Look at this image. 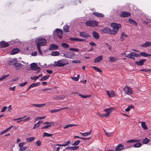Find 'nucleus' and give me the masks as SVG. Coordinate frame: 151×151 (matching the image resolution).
<instances>
[{"instance_id":"obj_60","label":"nucleus","mask_w":151,"mask_h":151,"mask_svg":"<svg viewBox=\"0 0 151 151\" xmlns=\"http://www.w3.org/2000/svg\"><path fill=\"white\" fill-rule=\"evenodd\" d=\"M36 145L38 146H40L41 145V142H40V140H38V141H37L36 143Z\"/></svg>"},{"instance_id":"obj_1","label":"nucleus","mask_w":151,"mask_h":151,"mask_svg":"<svg viewBox=\"0 0 151 151\" xmlns=\"http://www.w3.org/2000/svg\"><path fill=\"white\" fill-rule=\"evenodd\" d=\"M37 48L40 54L42 55V53L41 50L40 46H45L47 44L46 40L44 38L37 39L36 40Z\"/></svg>"},{"instance_id":"obj_57","label":"nucleus","mask_w":151,"mask_h":151,"mask_svg":"<svg viewBox=\"0 0 151 151\" xmlns=\"http://www.w3.org/2000/svg\"><path fill=\"white\" fill-rule=\"evenodd\" d=\"M91 132V130L90 131L84 133V136H87L90 135Z\"/></svg>"},{"instance_id":"obj_21","label":"nucleus","mask_w":151,"mask_h":151,"mask_svg":"<svg viewBox=\"0 0 151 151\" xmlns=\"http://www.w3.org/2000/svg\"><path fill=\"white\" fill-rule=\"evenodd\" d=\"M103 58V56L102 55H100L99 56L96 58L94 60V62L95 63H98Z\"/></svg>"},{"instance_id":"obj_37","label":"nucleus","mask_w":151,"mask_h":151,"mask_svg":"<svg viewBox=\"0 0 151 151\" xmlns=\"http://www.w3.org/2000/svg\"><path fill=\"white\" fill-rule=\"evenodd\" d=\"M76 125H77L75 124H68L67 125L63 127V128L64 129H67V128H69L70 127H72L73 126H76Z\"/></svg>"},{"instance_id":"obj_22","label":"nucleus","mask_w":151,"mask_h":151,"mask_svg":"<svg viewBox=\"0 0 151 151\" xmlns=\"http://www.w3.org/2000/svg\"><path fill=\"white\" fill-rule=\"evenodd\" d=\"M146 60L145 59H142L140 60L139 61L136 62V64L139 65H142L144 64V63Z\"/></svg>"},{"instance_id":"obj_24","label":"nucleus","mask_w":151,"mask_h":151,"mask_svg":"<svg viewBox=\"0 0 151 151\" xmlns=\"http://www.w3.org/2000/svg\"><path fill=\"white\" fill-rule=\"evenodd\" d=\"M92 34L94 37L96 39H98L99 38V34L96 32L93 31L92 32Z\"/></svg>"},{"instance_id":"obj_29","label":"nucleus","mask_w":151,"mask_h":151,"mask_svg":"<svg viewBox=\"0 0 151 151\" xmlns=\"http://www.w3.org/2000/svg\"><path fill=\"white\" fill-rule=\"evenodd\" d=\"M141 141V140L139 139H132L128 140L127 142H128L132 143V142H139Z\"/></svg>"},{"instance_id":"obj_32","label":"nucleus","mask_w":151,"mask_h":151,"mask_svg":"<svg viewBox=\"0 0 151 151\" xmlns=\"http://www.w3.org/2000/svg\"><path fill=\"white\" fill-rule=\"evenodd\" d=\"M128 21L131 24H134L135 26H137V23L133 19H129Z\"/></svg>"},{"instance_id":"obj_50","label":"nucleus","mask_w":151,"mask_h":151,"mask_svg":"<svg viewBox=\"0 0 151 151\" xmlns=\"http://www.w3.org/2000/svg\"><path fill=\"white\" fill-rule=\"evenodd\" d=\"M80 142V141L79 140H78L75 141L73 144L72 145L74 146H76L78 145L79 143Z\"/></svg>"},{"instance_id":"obj_62","label":"nucleus","mask_w":151,"mask_h":151,"mask_svg":"<svg viewBox=\"0 0 151 151\" xmlns=\"http://www.w3.org/2000/svg\"><path fill=\"white\" fill-rule=\"evenodd\" d=\"M51 126V124L48 125L46 126H44L41 128V129H47Z\"/></svg>"},{"instance_id":"obj_42","label":"nucleus","mask_w":151,"mask_h":151,"mask_svg":"<svg viewBox=\"0 0 151 151\" xmlns=\"http://www.w3.org/2000/svg\"><path fill=\"white\" fill-rule=\"evenodd\" d=\"M61 45L64 48H68L69 47V45L66 43H63Z\"/></svg>"},{"instance_id":"obj_59","label":"nucleus","mask_w":151,"mask_h":151,"mask_svg":"<svg viewBox=\"0 0 151 151\" xmlns=\"http://www.w3.org/2000/svg\"><path fill=\"white\" fill-rule=\"evenodd\" d=\"M45 117H46L45 116H44L43 117H37L35 119H36V120L42 119H44L45 118Z\"/></svg>"},{"instance_id":"obj_10","label":"nucleus","mask_w":151,"mask_h":151,"mask_svg":"<svg viewBox=\"0 0 151 151\" xmlns=\"http://www.w3.org/2000/svg\"><path fill=\"white\" fill-rule=\"evenodd\" d=\"M58 37L60 38H62L63 31L61 29H56L55 30Z\"/></svg>"},{"instance_id":"obj_46","label":"nucleus","mask_w":151,"mask_h":151,"mask_svg":"<svg viewBox=\"0 0 151 151\" xmlns=\"http://www.w3.org/2000/svg\"><path fill=\"white\" fill-rule=\"evenodd\" d=\"M40 83H34L30 85L32 88H33L38 86L40 84Z\"/></svg>"},{"instance_id":"obj_13","label":"nucleus","mask_w":151,"mask_h":151,"mask_svg":"<svg viewBox=\"0 0 151 151\" xmlns=\"http://www.w3.org/2000/svg\"><path fill=\"white\" fill-rule=\"evenodd\" d=\"M30 67L32 69L34 70H37L40 68L39 67L37 66V64L35 63L31 64Z\"/></svg>"},{"instance_id":"obj_31","label":"nucleus","mask_w":151,"mask_h":151,"mask_svg":"<svg viewBox=\"0 0 151 151\" xmlns=\"http://www.w3.org/2000/svg\"><path fill=\"white\" fill-rule=\"evenodd\" d=\"M114 108L112 107H110L109 108H107L106 109H104V111H106L107 113H109L110 114V113L113 110Z\"/></svg>"},{"instance_id":"obj_63","label":"nucleus","mask_w":151,"mask_h":151,"mask_svg":"<svg viewBox=\"0 0 151 151\" xmlns=\"http://www.w3.org/2000/svg\"><path fill=\"white\" fill-rule=\"evenodd\" d=\"M70 143V142L69 141H68L64 142L63 144L64 146H66L67 145H69Z\"/></svg>"},{"instance_id":"obj_41","label":"nucleus","mask_w":151,"mask_h":151,"mask_svg":"<svg viewBox=\"0 0 151 151\" xmlns=\"http://www.w3.org/2000/svg\"><path fill=\"white\" fill-rule=\"evenodd\" d=\"M79 95L81 97L83 98H86L88 97H90L91 96V95H89L84 96L81 94H79Z\"/></svg>"},{"instance_id":"obj_55","label":"nucleus","mask_w":151,"mask_h":151,"mask_svg":"<svg viewBox=\"0 0 151 151\" xmlns=\"http://www.w3.org/2000/svg\"><path fill=\"white\" fill-rule=\"evenodd\" d=\"M27 82H25L24 83H20L19 84V86H20L23 87V86H25L27 84Z\"/></svg>"},{"instance_id":"obj_54","label":"nucleus","mask_w":151,"mask_h":151,"mask_svg":"<svg viewBox=\"0 0 151 151\" xmlns=\"http://www.w3.org/2000/svg\"><path fill=\"white\" fill-rule=\"evenodd\" d=\"M27 147L26 146L19 148V151H24L27 149Z\"/></svg>"},{"instance_id":"obj_56","label":"nucleus","mask_w":151,"mask_h":151,"mask_svg":"<svg viewBox=\"0 0 151 151\" xmlns=\"http://www.w3.org/2000/svg\"><path fill=\"white\" fill-rule=\"evenodd\" d=\"M69 50L73 51H75L77 52L79 51V50L78 49H75L73 48H70L69 49Z\"/></svg>"},{"instance_id":"obj_26","label":"nucleus","mask_w":151,"mask_h":151,"mask_svg":"<svg viewBox=\"0 0 151 151\" xmlns=\"http://www.w3.org/2000/svg\"><path fill=\"white\" fill-rule=\"evenodd\" d=\"M140 123L141 124L142 128L145 130H147L148 129L146 125L145 122H141Z\"/></svg>"},{"instance_id":"obj_16","label":"nucleus","mask_w":151,"mask_h":151,"mask_svg":"<svg viewBox=\"0 0 151 151\" xmlns=\"http://www.w3.org/2000/svg\"><path fill=\"white\" fill-rule=\"evenodd\" d=\"M58 46L54 44H51L49 47V49L50 50H55L58 48Z\"/></svg>"},{"instance_id":"obj_5","label":"nucleus","mask_w":151,"mask_h":151,"mask_svg":"<svg viewBox=\"0 0 151 151\" xmlns=\"http://www.w3.org/2000/svg\"><path fill=\"white\" fill-rule=\"evenodd\" d=\"M86 24L89 27H96L98 25V23L95 20H89L86 22Z\"/></svg>"},{"instance_id":"obj_18","label":"nucleus","mask_w":151,"mask_h":151,"mask_svg":"<svg viewBox=\"0 0 151 151\" xmlns=\"http://www.w3.org/2000/svg\"><path fill=\"white\" fill-rule=\"evenodd\" d=\"M128 35H126L124 32H122L120 37V40L121 41H123L124 40V38L125 37H127Z\"/></svg>"},{"instance_id":"obj_43","label":"nucleus","mask_w":151,"mask_h":151,"mask_svg":"<svg viewBox=\"0 0 151 151\" xmlns=\"http://www.w3.org/2000/svg\"><path fill=\"white\" fill-rule=\"evenodd\" d=\"M140 55L142 56L146 57L148 56V54L145 52H141L140 53Z\"/></svg>"},{"instance_id":"obj_39","label":"nucleus","mask_w":151,"mask_h":151,"mask_svg":"<svg viewBox=\"0 0 151 151\" xmlns=\"http://www.w3.org/2000/svg\"><path fill=\"white\" fill-rule=\"evenodd\" d=\"M142 145V144L140 143H139L135 144L133 145V147H134L138 148L141 147Z\"/></svg>"},{"instance_id":"obj_14","label":"nucleus","mask_w":151,"mask_h":151,"mask_svg":"<svg viewBox=\"0 0 151 151\" xmlns=\"http://www.w3.org/2000/svg\"><path fill=\"white\" fill-rule=\"evenodd\" d=\"M9 44L5 41L1 42H0V47H5L9 46Z\"/></svg>"},{"instance_id":"obj_19","label":"nucleus","mask_w":151,"mask_h":151,"mask_svg":"<svg viewBox=\"0 0 151 151\" xmlns=\"http://www.w3.org/2000/svg\"><path fill=\"white\" fill-rule=\"evenodd\" d=\"M101 30L104 33L110 34L111 29L109 28H106L102 29Z\"/></svg>"},{"instance_id":"obj_8","label":"nucleus","mask_w":151,"mask_h":151,"mask_svg":"<svg viewBox=\"0 0 151 151\" xmlns=\"http://www.w3.org/2000/svg\"><path fill=\"white\" fill-rule=\"evenodd\" d=\"M18 62V60L15 58L11 59L7 62V63L9 65H15Z\"/></svg>"},{"instance_id":"obj_4","label":"nucleus","mask_w":151,"mask_h":151,"mask_svg":"<svg viewBox=\"0 0 151 151\" xmlns=\"http://www.w3.org/2000/svg\"><path fill=\"white\" fill-rule=\"evenodd\" d=\"M139 55L138 54L134 52H131L129 54H127L125 55V56L129 58L134 59H135L134 57H139Z\"/></svg>"},{"instance_id":"obj_49","label":"nucleus","mask_w":151,"mask_h":151,"mask_svg":"<svg viewBox=\"0 0 151 151\" xmlns=\"http://www.w3.org/2000/svg\"><path fill=\"white\" fill-rule=\"evenodd\" d=\"M104 131L105 133V134L108 137H109L111 136V135L112 134V133L107 132H106V131L105 130H104Z\"/></svg>"},{"instance_id":"obj_52","label":"nucleus","mask_w":151,"mask_h":151,"mask_svg":"<svg viewBox=\"0 0 151 151\" xmlns=\"http://www.w3.org/2000/svg\"><path fill=\"white\" fill-rule=\"evenodd\" d=\"M60 110V109H53V110H51L50 111L52 113H55V112H58Z\"/></svg>"},{"instance_id":"obj_28","label":"nucleus","mask_w":151,"mask_h":151,"mask_svg":"<svg viewBox=\"0 0 151 151\" xmlns=\"http://www.w3.org/2000/svg\"><path fill=\"white\" fill-rule=\"evenodd\" d=\"M42 121H38V122L34 124L33 129H35L36 128L38 127L39 126L40 124H42Z\"/></svg>"},{"instance_id":"obj_35","label":"nucleus","mask_w":151,"mask_h":151,"mask_svg":"<svg viewBox=\"0 0 151 151\" xmlns=\"http://www.w3.org/2000/svg\"><path fill=\"white\" fill-rule=\"evenodd\" d=\"M63 30L65 32H68L69 31V27L67 25L64 26L63 28Z\"/></svg>"},{"instance_id":"obj_51","label":"nucleus","mask_w":151,"mask_h":151,"mask_svg":"<svg viewBox=\"0 0 151 151\" xmlns=\"http://www.w3.org/2000/svg\"><path fill=\"white\" fill-rule=\"evenodd\" d=\"M25 144V142H23L22 143H20L19 144V146L20 148H21L22 147H23V146Z\"/></svg>"},{"instance_id":"obj_9","label":"nucleus","mask_w":151,"mask_h":151,"mask_svg":"<svg viewBox=\"0 0 151 151\" xmlns=\"http://www.w3.org/2000/svg\"><path fill=\"white\" fill-rule=\"evenodd\" d=\"M130 147H125V148L124 146L121 144H119L118 145L115 149L116 151H121L123 150L124 148L127 149L128 148Z\"/></svg>"},{"instance_id":"obj_40","label":"nucleus","mask_w":151,"mask_h":151,"mask_svg":"<svg viewBox=\"0 0 151 151\" xmlns=\"http://www.w3.org/2000/svg\"><path fill=\"white\" fill-rule=\"evenodd\" d=\"M133 107L134 106H129L125 110L127 112H128L131 109L133 108Z\"/></svg>"},{"instance_id":"obj_25","label":"nucleus","mask_w":151,"mask_h":151,"mask_svg":"<svg viewBox=\"0 0 151 151\" xmlns=\"http://www.w3.org/2000/svg\"><path fill=\"white\" fill-rule=\"evenodd\" d=\"M45 104H32V107L34 106L36 107H41L42 106H44L45 105Z\"/></svg>"},{"instance_id":"obj_20","label":"nucleus","mask_w":151,"mask_h":151,"mask_svg":"<svg viewBox=\"0 0 151 151\" xmlns=\"http://www.w3.org/2000/svg\"><path fill=\"white\" fill-rule=\"evenodd\" d=\"M23 65H22L18 62L15 64L14 65L15 68H16V70H18L22 68L23 66Z\"/></svg>"},{"instance_id":"obj_30","label":"nucleus","mask_w":151,"mask_h":151,"mask_svg":"<svg viewBox=\"0 0 151 151\" xmlns=\"http://www.w3.org/2000/svg\"><path fill=\"white\" fill-rule=\"evenodd\" d=\"M118 60V59L115 58L114 57H109V61L111 62H115L116 61H117Z\"/></svg>"},{"instance_id":"obj_27","label":"nucleus","mask_w":151,"mask_h":151,"mask_svg":"<svg viewBox=\"0 0 151 151\" xmlns=\"http://www.w3.org/2000/svg\"><path fill=\"white\" fill-rule=\"evenodd\" d=\"M19 51V50L18 48H14L11 51V54L12 55H14L17 53Z\"/></svg>"},{"instance_id":"obj_45","label":"nucleus","mask_w":151,"mask_h":151,"mask_svg":"<svg viewBox=\"0 0 151 151\" xmlns=\"http://www.w3.org/2000/svg\"><path fill=\"white\" fill-rule=\"evenodd\" d=\"M52 135V134L48 133L46 132H44L43 133V136L51 137Z\"/></svg>"},{"instance_id":"obj_47","label":"nucleus","mask_w":151,"mask_h":151,"mask_svg":"<svg viewBox=\"0 0 151 151\" xmlns=\"http://www.w3.org/2000/svg\"><path fill=\"white\" fill-rule=\"evenodd\" d=\"M64 97H65L64 96H62L61 97L57 96L56 97L54 98L55 99H57L59 100H61L63 99Z\"/></svg>"},{"instance_id":"obj_58","label":"nucleus","mask_w":151,"mask_h":151,"mask_svg":"<svg viewBox=\"0 0 151 151\" xmlns=\"http://www.w3.org/2000/svg\"><path fill=\"white\" fill-rule=\"evenodd\" d=\"M72 62L73 63H80L81 62L80 60H73L72 61Z\"/></svg>"},{"instance_id":"obj_3","label":"nucleus","mask_w":151,"mask_h":151,"mask_svg":"<svg viewBox=\"0 0 151 151\" xmlns=\"http://www.w3.org/2000/svg\"><path fill=\"white\" fill-rule=\"evenodd\" d=\"M111 26L113 29L111 30L110 34L111 35H114L116 34L119 31V28L121 27L120 24H118L115 23H111Z\"/></svg>"},{"instance_id":"obj_36","label":"nucleus","mask_w":151,"mask_h":151,"mask_svg":"<svg viewBox=\"0 0 151 151\" xmlns=\"http://www.w3.org/2000/svg\"><path fill=\"white\" fill-rule=\"evenodd\" d=\"M35 139V137H31L29 138H27L26 139V141L28 142H30L33 140H34Z\"/></svg>"},{"instance_id":"obj_38","label":"nucleus","mask_w":151,"mask_h":151,"mask_svg":"<svg viewBox=\"0 0 151 151\" xmlns=\"http://www.w3.org/2000/svg\"><path fill=\"white\" fill-rule=\"evenodd\" d=\"M149 142V140L146 137L142 141V143L143 144H147Z\"/></svg>"},{"instance_id":"obj_61","label":"nucleus","mask_w":151,"mask_h":151,"mask_svg":"<svg viewBox=\"0 0 151 151\" xmlns=\"http://www.w3.org/2000/svg\"><path fill=\"white\" fill-rule=\"evenodd\" d=\"M53 124V122H45L43 123V124L44 125H45V124H47L48 125H49V124H51H51Z\"/></svg>"},{"instance_id":"obj_12","label":"nucleus","mask_w":151,"mask_h":151,"mask_svg":"<svg viewBox=\"0 0 151 151\" xmlns=\"http://www.w3.org/2000/svg\"><path fill=\"white\" fill-rule=\"evenodd\" d=\"M130 13L129 12H121L120 16L122 17H127L130 16Z\"/></svg>"},{"instance_id":"obj_33","label":"nucleus","mask_w":151,"mask_h":151,"mask_svg":"<svg viewBox=\"0 0 151 151\" xmlns=\"http://www.w3.org/2000/svg\"><path fill=\"white\" fill-rule=\"evenodd\" d=\"M50 76V75H46L45 76L42 77V78H41L40 79L41 81H44L46 80L49 78Z\"/></svg>"},{"instance_id":"obj_6","label":"nucleus","mask_w":151,"mask_h":151,"mask_svg":"<svg viewBox=\"0 0 151 151\" xmlns=\"http://www.w3.org/2000/svg\"><path fill=\"white\" fill-rule=\"evenodd\" d=\"M123 90L126 94L131 95L132 94L133 92L132 88L128 86H125L123 88Z\"/></svg>"},{"instance_id":"obj_34","label":"nucleus","mask_w":151,"mask_h":151,"mask_svg":"<svg viewBox=\"0 0 151 151\" xmlns=\"http://www.w3.org/2000/svg\"><path fill=\"white\" fill-rule=\"evenodd\" d=\"M60 53L58 51H53L51 53V55L53 56H56L59 55Z\"/></svg>"},{"instance_id":"obj_48","label":"nucleus","mask_w":151,"mask_h":151,"mask_svg":"<svg viewBox=\"0 0 151 151\" xmlns=\"http://www.w3.org/2000/svg\"><path fill=\"white\" fill-rule=\"evenodd\" d=\"M9 76V75L8 74L6 75H4L2 77L0 78V81H2L5 78H6V77Z\"/></svg>"},{"instance_id":"obj_11","label":"nucleus","mask_w":151,"mask_h":151,"mask_svg":"<svg viewBox=\"0 0 151 151\" xmlns=\"http://www.w3.org/2000/svg\"><path fill=\"white\" fill-rule=\"evenodd\" d=\"M79 35L81 37L86 38L90 37V35L89 34L85 32H80Z\"/></svg>"},{"instance_id":"obj_15","label":"nucleus","mask_w":151,"mask_h":151,"mask_svg":"<svg viewBox=\"0 0 151 151\" xmlns=\"http://www.w3.org/2000/svg\"><path fill=\"white\" fill-rule=\"evenodd\" d=\"M106 93L108 96L110 97H112L115 95L114 91H106Z\"/></svg>"},{"instance_id":"obj_44","label":"nucleus","mask_w":151,"mask_h":151,"mask_svg":"<svg viewBox=\"0 0 151 151\" xmlns=\"http://www.w3.org/2000/svg\"><path fill=\"white\" fill-rule=\"evenodd\" d=\"M93 67L94 68V69L95 70H96L98 72H102L101 70L100 69L96 66H93Z\"/></svg>"},{"instance_id":"obj_53","label":"nucleus","mask_w":151,"mask_h":151,"mask_svg":"<svg viewBox=\"0 0 151 151\" xmlns=\"http://www.w3.org/2000/svg\"><path fill=\"white\" fill-rule=\"evenodd\" d=\"M78 146L71 147L70 149L73 150H75L78 149Z\"/></svg>"},{"instance_id":"obj_2","label":"nucleus","mask_w":151,"mask_h":151,"mask_svg":"<svg viewBox=\"0 0 151 151\" xmlns=\"http://www.w3.org/2000/svg\"><path fill=\"white\" fill-rule=\"evenodd\" d=\"M68 62L66 59H63L55 61L52 65L54 67H63L68 65Z\"/></svg>"},{"instance_id":"obj_23","label":"nucleus","mask_w":151,"mask_h":151,"mask_svg":"<svg viewBox=\"0 0 151 151\" xmlns=\"http://www.w3.org/2000/svg\"><path fill=\"white\" fill-rule=\"evenodd\" d=\"M93 14L98 17H104V14L101 13H99L96 12H93Z\"/></svg>"},{"instance_id":"obj_7","label":"nucleus","mask_w":151,"mask_h":151,"mask_svg":"<svg viewBox=\"0 0 151 151\" xmlns=\"http://www.w3.org/2000/svg\"><path fill=\"white\" fill-rule=\"evenodd\" d=\"M75 54L73 52H66L63 54V56L66 58L72 59Z\"/></svg>"},{"instance_id":"obj_17","label":"nucleus","mask_w":151,"mask_h":151,"mask_svg":"<svg viewBox=\"0 0 151 151\" xmlns=\"http://www.w3.org/2000/svg\"><path fill=\"white\" fill-rule=\"evenodd\" d=\"M151 46V42H146L145 43L141 45V47H146Z\"/></svg>"},{"instance_id":"obj_64","label":"nucleus","mask_w":151,"mask_h":151,"mask_svg":"<svg viewBox=\"0 0 151 151\" xmlns=\"http://www.w3.org/2000/svg\"><path fill=\"white\" fill-rule=\"evenodd\" d=\"M6 109H7L6 106H4V107H3L2 108L1 111L2 112H4L6 110Z\"/></svg>"}]
</instances>
